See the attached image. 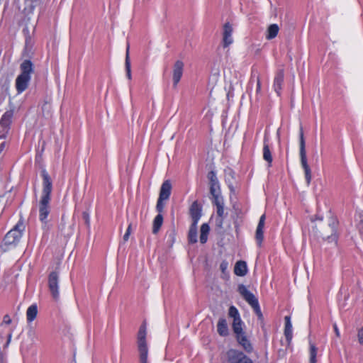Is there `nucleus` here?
Instances as JSON below:
<instances>
[{"label":"nucleus","mask_w":363,"mask_h":363,"mask_svg":"<svg viewBox=\"0 0 363 363\" xmlns=\"http://www.w3.org/2000/svg\"><path fill=\"white\" fill-rule=\"evenodd\" d=\"M43 178V191L39 202V219L43 223H47L48 216L50 212V202L52 190V181L45 169L41 171Z\"/></svg>","instance_id":"1"},{"label":"nucleus","mask_w":363,"mask_h":363,"mask_svg":"<svg viewBox=\"0 0 363 363\" xmlns=\"http://www.w3.org/2000/svg\"><path fill=\"white\" fill-rule=\"evenodd\" d=\"M20 71L15 83L18 94H21L28 89L31 74L34 72L33 63L30 60H24L20 65Z\"/></svg>","instance_id":"2"},{"label":"nucleus","mask_w":363,"mask_h":363,"mask_svg":"<svg viewBox=\"0 0 363 363\" xmlns=\"http://www.w3.org/2000/svg\"><path fill=\"white\" fill-rule=\"evenodd\" d=\"M147 328L146 323L144 321L140 325L137 335V345L139 352L140 363H148L147 354L148 347L146 340Z\"/></svg>","instance_id":"3"},{"label":"nucleus","mask_w":363,"mask_h":363,"mask_svg":"<svg viewBox=\"0 0 363 363\" xmlns=\"http://www.w3.org/2000/svg\"><path fill=\"white\" fill-rule=\"evenodd\" d=\"M339 221L336 217L329 218L328 226L323 228L320 232L321 238L328 242L337 244L339 238L338 233Z\"/></svg>","instance_id":"4"},{"label":"nucleus","mask_w":363,"mask_h":363,"mask_svg":"<svg viewBox=\"0 0 363 363\" xmlns=\"http://www.w3.org/2000/svg\"><path fill=\"white\" fill-rule=\"evenodd\" d=\"M300 157H301V166L304 170V174H305V179L306 181V184L308 186L310 185L312 176H311V170L308 164L307 161V157H306V143H305V139L303 135V128L301 127L300 128Z\"/></svg>","instance_id":"5"},{"label":"nucleus","mask_w":363,"mask_h":363,"mask_svg":"<svg viewBox=\"0 0 363 363\" xmlns=\"http://www.w3.org/2000/svg\"><path fill=\"white\" fill-rule=\"evenodd\" d=\"M23 223L18 222L10 231H9L4 238V242L6 245H16L22 237L24 230Z\"/></svg>","instance_id":"6"},{"label":"nucleus","mask_w":363,"mask_h":363,"mask_svg":"<svg viewBox=\"0 0 363 363\" xmlns=\"http://www.w3.org/2000/svg\"><path fill=\"white\" fill-rule=\"evenodd\" d=\"M48 287L52 297L57 301L60 297L59 274L57 272H52L48 276Z\"/></svg>","instance_id":"7"},{"label":"nucleus","mask_w":363,"mask_h":363,"mask_svg":"<svg viewBox=\"0 0 363 363\" xmlns=\"http://www.w3.org/2000/svg\"><path fill=\"white\" fill-rule=\"evenodd\" d=\"M13 116V110H9L3 114L0 120V138H6V135L10 129Z\"/></svg>","instance_id":"8"},{"label":"nucleus","mask_w":363,"mask_h":363,"mask_svg":"<svg viewBox=\"0 0 363 363\" xmlns=\"http://www.w3.org/2000/svg\"><path fill=\"white\" fill-rule=\"evenodd\" d=\"M207 178L209 180L210 194L212 198L221 196L220 184L216 172L213 170L210 171L207 174Z\"/></svg>","instance_id":"9"},{"label":"nucleus","mask_w":363,"mask_h":363,"mask_svg":"<svg viewBox=\"0 0 363 363\" xmlns=\"http://www.w3.org/2000/svg\"><path fill=\"white\" fill-rule=\"evenodd\" d=\"M229 363H254L252 360L242 352L231 350L228 352Z\"/></svg>","instance_id":"10"},{"label":"nucleus","mask_w":363,"mask_h":363,"mask_svg":"<svg viewBox=\"0 0 363 363\" xmlns=\"http://www.w3.org/2000/svg\"><path fill=\"white\" fill-rule=\"evenodd\" d=\"M284 83V69L283 67L279 68L274 75L273 88L274 91L278 96L281 95V92Z\"/></svg>","instance_id":"11"},{"label":"nucleus","mask_w":363,"mask_h":363,"mask_svg":"<svg viewBox=\"0 0 363 363\" xmlns=\"http://www.w3.org/2000/svg\"><path fill=\"white\" fill-rule=\"evenodd\" d=\"M238 291L251 307L259 303L257 298L244 284L238 285Z\"/></svg>","instance_id":"12"},{"label":"nucleus","mask_w":363,"mask_h":363,"mask_svg":"<svg viewBox=\"0 0 363 363\" xmlns=\"http://www.w3.org/2000/svg\"><path fill=\"white\" fill-rule=\"evenodd\" d=\"M184 67V64L182 60H177L174 64L172 70V80L174 87H177L183 75Z\"/></svg>","instance_id":"13"},{"label":"nucleus","mask_w":363,"mask_h":363,"mask_svg":"<svg viewBox=\"0 0 363 363\" xmlns=\"http://www.w3.org/2000/svg\"><path fill=\"white\" fill-rule=\"evenodd\" d=\"M233 32V28L232 25L227 22L223 25V48L228 47L230 44L233 43V39L232 37V34Z\"/></svg>","instance_id":"14"},{"label":"nucleus","mask_w":363,"mask_h":363,"mask_svg":"<svg viewBox=\"0 0 363 363\" xmlns=\"http://www.w3.org/2000/svg\"><path fill=\"white\" fill-rule=\"evenodd\" d=\"M265 214L261 216L255 232V240L257 245L260 247L264 240V227L265 223Z\"/></svg>","instance_id":"15"},{"label":"nucleus","mask_w":363,"mask_h":363,"mask_svg":"<svg viewBox=\"0 0 363 363\" xmlns=\"http://www.w3.org/2000/svg\"><path fill=\"white\" fill-rule=\"evenodd\" d=\"M201 211L202 208L199 204L198 201H194L189 208V214L192 219V223H198L201 217Z\"/></svg>","instance_id":"16"},{"label":"nucleus","mask_w":363,"mask_h":363,"mask_svg":"<svg viewBox=\"0 0 363 363\" xmlns=\"http://www.w3.org/2000/svg\"><path fill=\"white\" fill-rule=\"evenodd\" d=\"M212 203L216 206V214L219 218H225L227 213L224 212V200L222 196L212 198Z\"/></svg>","instance_id":"17"},{"label":"nucleus","mask_w":363,"mask_h":363,"mask_svg":"<svg viewBox=\"0 0 363 363\" xmlns=\"http://www.w3.org/2000/svg\"><path fill=\"white\" fill-rule=\"evenodd\" d=\"M236 340L239 345H240L245 352L247 353H250L253 350V347L250 342V341L247 339L245 333H242L237 336H235Z\"/></svg>","instance_id":"18"},{"label":"nucleus","mask_w":363,"mask_h":363,"mask_svg":"<svg viewBox=\"0 0 363 363\" xmlns=\"http://www.w3.org/2000/svg\"><path fill=\"white\" fill-rule=\"evenodd\" d=\"M172 191V184L169 180L164 181L161 187L159 194V198L161 199L168 200Z\"/></svg>","instance_id":"19"},{"label":"nucleus","mask_w":363,"mask_h":363,"mask_svg":"<svg viewBox=\"0 0 363 363\" xmlns=\"http://www.w3.org/2000/svg\"><path fill=\"white\" fill-rule=\"evenodd\" d=\"M263 158L266 162H267L268 167H271L273 158L271 150L269 149L268 138L266 136L264 138L263 143Z\"/></svg>","instance_id":"20"},{"label":"nucleus","mask_w":363,"mask_h":363,"mask_svg":"<svg viewBox=\"0 0 363 363\" xmlns=\"http://www.w3.org/2000/svg\"><path fill=\"white\" fill-rule=\"evenodd\" d=\"M217 332L222 337H226L229 335V329L225 318H219L217 323Z\"/></svg>","instance_id":"21"},{"label":"nucleus","mask_w":363,"mask_h":363,"mask_svg":"<svg viewBox=\"0 0 363 363\" xmlns=\"http://www.w3.org/2000/svg\"><path fill=\"white\" fill-rule=\"evenodd\" d=\"M285 326H284V335L286 337V341L289 345L291 342L293 337L292 333V324L291 323V318L289 315L285 316Z\"/></svg>","instance_id":"22"},{"label":"nucleus","mask_w":363,"mask_h":363,"mask_svg":"<svg viewBox=\"0 0 363 363\" xmlns=\"http://www.w3.org/2000/svg\"><path fill=\"white\" fill-rule=\"evenodd\" d=\"M247 272V264L245 261L240 260L235 263L234 273L239 277L245 276Z\"/></svg>","instance_id":"23"},{"label":"nucleus","mask_w":363,"mask_h":363,"mask_svg":"<svg viewBox=\"0 0 363 363\" xmlns=\"http://www.w3.org/2000/svg\"><path fill=\"white\" fill-rule=\"evenodd\" d=\"M188 241L190 244L197 242V223H192L188 233Z\"/></svg>","instance_id":"24"},{"label":"nucleus","mask_w":363,"mask_h":363,"mask_svg":"<svg viewBox=\"0 0 363 363\" xmlns=\"http://www.w3.org/2000/svg\"><path fill=\"white\" fill-rule=\"evenodd\" d=\"M38 314V306L36 304H32L26 311V318L28 323L33 321Z\"/></svg>","instance_id":"25"},{"label":"nucleus","mask_w":363,"mask_h":363,"mask_svg":"<svg viewBox=\"0 0 363 363\" xmlns=\"http://www.w3.org/2000/svg\"><path fill=\"white\" fill-rule=\"evenodd\" d=\"M279 30V27L277 24H271L267 28L266 38L267 40H272L277 35Z\"/></svg>","instance_id":"26"},{"label":"nucleus","mask_w":363,"mask_h":363,"mask_svg":"<svg viewBox=\"0 0 363 363\" xmlns=\"http://www.w3.org/2000/svg\"><path fill=\"white\" fill-rule=\"evenodd\" d=\"M200 242L205 244L208 240V235L210 231V227L207 223H203L201 226Z\"/></svg>","instance_id":"27"},{"label":"nucleus","mask_w":363,"mask_h":363,"mask_svg":"<svg viewBox=\"0 0 363 363\" xmlns=\"http://www.w3.org/2000/svg\"><path fill=\"white\" fill-rule=\"evenodd\" d=\"M162 223H163V216L162 214H157L153 220V224H152V233L153 234H157L159 232Z\"/></svg>","instance_id":"28"},{"label":"nucleus","mask_w":363,"mask_h":363,"mask_svg":"<svg viewBox=\"0 0 363 363\" xmlns=\"http://www.w3.org/2000/svg\"><path fill=\"white\" fill-rule=\"evenodd\" d=\"M129 45L128 44L126 48V53H125V67L126 71V75L128 79H131V69H130V60L129 56Z\"/></svg>","instance_id":"29"},{"label":"nucleus","mask_w":363,"mask_h":363,"mask_svg":"<svg viewBox=\"0 0 363 363\" xmlns=\"http://www.w3.org/2000/svg\"><path fill=\"white\" fill-rule=\"evenodd\" d=\"M316 355H317V347L315 345L310 342V363H315L316 362Z\"/></svg>","instance_id":"30"},{"label":"nucleus","mask_w":363,"mask_h":363,"mask_svg":"<svg viewBox=\"0 0 363 363\" xmlns=\"http://www.w3.org/2000/svg\"><path fill=\"white\" fill-rule=\"evenodd\" d=\"M252 308L255 313L257 315L258 320H260L261 322H263L264 317H263V314L261 311V308H260L259 303L252 306Z\"/></svg>","instance_id":"31"},{"label":"nucleus","mask_w":363,"mask_h":363,"mask_svg":"<svg viewBox=\"0 0 363 363\" xmlns=\"http://www.w3.org/2000/svg\"><path fill=\"white\" fill-rule=\"evenodd\" d=\"M243 323H233L232 328L233 333H235V336L244 333L242 330V325Z\"/></svg>","instance_id":"32"},{"label":"nucleus","mask_w":363,"mask_h":363,"mask_svg":"<svg viewBox=\"0 0 363 363\" xmlns=\"http://www.w3.org/2000/svg\"><path fill=\"white\" fill-rule=\"evenodd\" d=\"M228 315L233 318L240 316L239 311L235 306H230V308L228 309Z\"/></svg>","instance_id":"33"},{"label":"nucleus","mask_w":363,"mask_h":363,"mask_svg":"<svg viewBox=\"0 0 363 363\" xmlns=\"http://www.w3.org/2000/svg\"><path fill=\"white\" fill-rule=\"evenodd\" d=\"M163 201H165L164 199H161L160 198H158L157 205H156V211L158 212V214H162L163 212L164 204L163 203Z\"/></svg>","instance_id":"34"},{"label":"nucleus","mask_w":363,"mask_h":363,"mask_svg":"<svg viewBox=\"0 0 363 363\" xmlns=\"http://www.w3.org/2000/svg\"><path fill=\"white\" fill-rule=\"evenodd\" d=\"M228 268V262L226 260H223L220 264V269L223 274H225Z\"/></svg>","instance_id":"35"},{"label":"nucleus","mask_w":363,"mask_h":363,"mask_svg":"<svg viewBox=\"0 0 363 363\" xmlns=\"http://www.w3.org/2000/svg\"><path fill=\"white\" fill-rule=\"evenodd\" d=\"M357 340L360 345L363 346V326L357 330Z\"/></svg>","instance_id":"36"},{"label":"nucleus","mask_w":363,"mask_h":363,"mask_svg":"<svg viewBox=\"0 0 363 363\" xmlns=\"http://www.w3.org/2000/svg\"><path fill=\"white\" fill-rule=\"evenodd\" d=\"M82 218L84 220V223L87 227L90 225V216L89 213L87 211H84L82 213Z\"/></svg>","instance_id":"37"},{"label":"nucleus","mask_w":363,"mask_h":363,"mask_svg":"<svg viewBox=\"0 0 363 363\" xmlns=\"http://www.w3.org/2000/svg\"><path fill=\"white\" fill-rule=\"evenodd\" d=\"M131 228H132V225L131 224H129L127 230H126V232L125 233V235H123V240L124 242H127L129 239V236L130 235V233H131Z\"/></svg>","instance_id":"38"},{"label":"nucleus","mask_w":363,"mask_h":363,"mask_svg":"<svg viewBox=\"0 0 363 363\" xmlns=\"http://www.w3.org/2000/svg\"><path fill=\"white\" fill-rule=\"evenodd\" d=\"M11 322H12V320H11V318H10V316L8 314H6L3 318V321L1 325H3V324L9 325L11 323Z\"/></svg>","instance_id":"39"},{"label":"nucleus","mask_w":363,"mask_h":363,"mask_svg":"<svg viewBox=\"0 0 363 363\" xmlns=\"http://www.w3.org/2000/svg\"><path fill=\"white\" fill-rule=\"evenodd\" d=\"M12 333H13V330L11 329L10 330V332L9 333V334L7 335V341L4 347V349L8 347V346L9 345L11 340V337H12Z\"/></svg>","instance_id":"40"},{"label":"nucleus","mask_w":363,"mask_h":363,"mask_svg":"<svg viewBox=\"0 0 363 363\" xmlns=\"http://www.w3.org/2000/svg\"><path fill=\"white\" fill-rule=\"evenodd\" d=\"M224 218H219V217H218L216 218L217 226L222 227Z\"/></svg>","instance_id":"41"},{"label":"nucleus","mask_w":363,"mask_h":363,"mask_svg":"<svg viewBox=\"0 0 363 363\" xmlns=\"http://www.w3.org/2000/svg\"><path fill=\"white\" fill-rule=\"evenodd\" d=\"M233 323H243L241 320L240 315L237 318H234Z\"/></svg>","instance_id":"42"},{"label":"nucleus","mask_w":363,"mask_h":363,"mask_svg":"<svg viewBox=\"0 0 363 363\" xmlns=\"http://www.w3.org/2000/svg\"><path fill=\"white\" fill-rule=\"evenodd\" d=\"M261 89V83H260V80L259 79H257V88H256V91L257 92H259Z\"/></svg>","instance_id":"43"},{"label":"nucleus","mask_w":363,"mask_h":363,"mask_svg":"<svg viewBox=\"0 0 363 363\" xmlns=\"http://www.w3.org/2000/svg\"><path fill=\"white\" fill-rule=\"evenodd\" d=\"M333 328H334V330H335V335L337 337H340V331L338 330V328H337V325L334 324Z\"/></svg>","instance_id":"44"},{"label":"nucleus","mask_w":363,"mask_h":363,"mask_svg":"<svg viewBox=\"0 0 363 363\" xmlns=\"http://www.w3.org/2000/svg\"><path fill=\"white\" fill-rule=\"evenodd\" d=\"M4 147V143H2L1 145H0V149L1 150V148H3Z\"/></svg>","instance_id":"45"},{"label":"nucleus","mask_w":363,"mask_h":363,"mask_svg":"<svg viewBox=\"0 0 363 363\" xmlns=\"http://www.w3.org/2000/svg\"><path fill=\"white\" fill-rule=\"evenodd\" d=\"M234 172H233L232 170H230V174L231 175L232 177H233V174H234Z\"/></svg>","instance_id":"46"},{"label":"nucleus","mask_w":363,"mask_h":363,"mask_svg":"<svg viewBox=\"0 0 363 363\" xmlns=\"http://www.w3.org/2000/svg\"><path fill=\"white\" fill-rule=\"evenodd\" d=\"M229 188H230V189L231 191H233V186L232 185H229Z\"/></svg>","instance_id":"47"},{"label":"nucleus","mask_w":363,"mask_h":363,"mask_svg":"<svg viewBox=\"0 0 363 363\" xmlns=\"http://www.w3.org/2000/svg\"><path fill=\"white\" fill-rule=\"evenodd\" d=\"M3 336L0 334V341L3 340Z\"/></svg>","instance_id":"48"}]
</instances>
